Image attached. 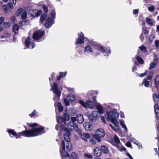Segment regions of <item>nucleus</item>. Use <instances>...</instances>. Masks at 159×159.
I'll return each mask as SVG.
<instances>
[{
    "instance_id": "nucleus-1",
    "label": "nucleus",
    "mask_w": 159,
    "mask_h": 159,
    "mask_svg": "<svg viewBox=\"0 0 159 159\" xmlns=\"http://www.w3.org/2000/svg\"><path fill=\"white\" fill-rule=\"evenodd\" d=\"M43 130L44 128L42 127L34 128L31 130H26L20 132L19 133V134L26 137H32L40 134L41 132Z\"/></svg>"
},
{
    "instance_id": "nucleus-2",
    "label": "nucleus",
    "mask_w": 159,
    "mask_h": 159,
    "mask_svg": "<svg viewBox=\"0 0 159 159\" xmlns=\"http://www.w3.org/2000/svg\"><path fill=\"white\" fill-rule=\"evenodd\" d=\"M97 108L98 111H94L88 116L89 121L91 122H95L99 118L100 114L103 113V109L101 105H97Z\"/></svg>"
},
{
    "instance_id": "nucleus-3",
    "label": "nucleus",
    "mask_w": 159,
    "mask_h": 159,
    "mask_svg": "<svg viewBox=\"0 0 159 159\" xmlns=\"http://www.w3.org/2000/svg\"><path fill=\"white\" fill-rule=\"evenodd\" d=\"M67 127L68 130L69 129L72 131L75 129L79 134H80L81 133V131L79 129L77 125L74 122L71 121L69 122L67 124Z\"/></svg>"
},
{
    "instance_id": "nucleus-4",
    "label": "nucleus",
    "mask_w": 159,
    "mask_h": 159,
    "mask_svg": "<svg viewBox=\"0 0 159 159\" xmlns=\"http://www.w3.org/2000/svg\"><path fill=\"white\" fill-rule=\"evenodd\" d=\"M114 112L110 111L109 112H107V120L111 121L112 123L117 127L118 126V122L116 119L114 118Z\"/></svg>"
},
{
    "instance_id": "nucleus-5",
    "label": "nucleus",
    "mask_w": 159,
    "mask_h": 159,
    "mask_svg": "<svg viewBox=\"0 0 159 159\" xmlns=\"http://www.w3.org/2000/svg\"><path fill=\"white\" fill-rule=\"evenodd\" d=\"M105 135V133L104 130L102 129H99L96 131V134L93 138L96 139L99 142L101 141L100 138L103 137Z\"/></svg>"
},
{
    "instance_id": "nucleus-6",
    "label": "nucleus",
    "mask_w": 159,
    "mask_h": 159,
    "mask_svg": "<svg viewBox=\"0 0 159 159\" xmlns=\"http://www.w3.org/2000/svg\"><path fill=\"white\" fill-rule=\"evenodd\" d=\"M53 89V91L57 97H60L61 96V91L62 88H61V89H59L56 83H54L52 86H51Z\"/></svg>"
},
{
    "instance_id": "nucleus-7",
    "label": "nucleus",
    "mask_w": 159,
    "mask_h": 159,
    "mask_svg": "<svg viewBox=\"0 0 159 159\" xmlns=\"http://www.w3.org/2000/svg\"><path fill=\"white\" fill-rule=\"evenodd\" d=\"M44 32L41 30H38L35 31L33 34V38L35 40L39 39L44 34Z\"/></svg>"
},
{
    "instance_id": "nucleus-8",
    "label": "nucleus",
    "mask_w": 159,
    "mask_h": 159,
    "mask_svg": "<svg viewBox=\"0 0 159 159\" xmlns=\"http://www.w3.org/2000/svg\"><path fill=\"white\" fill-rule=\"evenodd\" d=\"M75 99V97L74 95L72 94H70L68 95L67 98H64V102L66 106L69 105V101L73 102Z\"/></svg>"
},
{
    "instance_id": "nucleus-9",
    "label": "nucleus",
    "mask_w": 159,
    "mask_h": 159,
    "mask_svg": "<svg viewBox=\"0 0 159 159\" xmlns=\"http://www.w3.org/2000/svg\"><path fill=\"white\" fill-rule=\"evenodd\" d=\"M80 103L83 106L86 108H89L90 109H92L93 107V105L92 102L89 101H86V103H85L82 101H80Z\"/></svg>"
},
{
    "instance_id": "nucleus-10",
    "label": "nucleus",
    "mask_w": 159,
    "mask_h": 159,
    "mask_svg": "<svg viewBox=\"0 0 159 159\" xmlns=\"http://www.w3.org/2000/svg\"><path fill=\"white\" fill-rule=\"evenodd\" d=\"M152 77V75H149L146 79H144L142 82L144 86L146 87H148L151 82V80Z\"/></svg>"
},
{
    "instance_id": "nucleus-11",
    "label": "nucleus",
    "mask_w": 159,
    "mask_h": 159,
    "mask_svg": "<svg viewBox=\"0 0 159 159\" xmlns=\"http://www.w3.org/2000/svg\"><path fill=\"white\" fill-rule=\"evenodd\" d=\"M42 12L41 10L38 11L37 10H31L29 12V14L33 17L38 16H39Z\"/></svg>"
},
{
    "instance_id": "nucleus-12",
    "label": "nucleus",
    "mask_w": 159,
    "mask_h": 159,
    "mask_svg": "<svg viewBox=\"0 0 159 159\" xmlns=\"http://www.w3.org/2000/svg\"><path fill=\"white\" fill-rule=\"evenodd\" d=\"M84 34L82 32L81 33V34L79 35L78 39L75 42L76 44H82L84 43Z\"/></svg>"
},
{
    "instance_id": "nucleus-13",
    "label": "nucleus",
    "mask_w": 159,
    "mask_h": 159,
    "mask_svg": "<svg viewBox=\"0 0 159 159\" xmlns=\"http://www.w3.org/2000/svg\"><path fill=\"white\" fill-rule=\"evenodd\" d=\"M65 133L64 134V137L65 139L66 142H69L70 141V133L69 130L65 128L64 129Z\"/></svg>"
},
{
    "instance_id": "nucleus-14",
    "label": "nucleus",
    "mask_w": 159,
    "mask_h": 159,
    "mask_svg": "<svg viewBox=\"0 0 159 159\" xmlns=\"http://www.w3.org/2000/svg\"><path fill=\"white\" fill-rule=\"evenodd\" d=\"M81 139L85 142H87L90 138V135L87 133H84L80 134Z\"/></svg>"
},
{
    "instance_id": "nucleus-15",
    "label": "nucleus",
    "mask_w": 159,
    "mask_h": 159,
    "mask_svg": "<svg viewBox=\"0 0 159 159\" xmlns=\"http://www.w3.org/2000/svg\"><path fill=\"white\" fill-rule=\"evenodd\" d=\"M97 50L98 51H99L103 53H104L105 52V54L107 53V54L108 53H110L111 52V50L110 49H107L106 50H105L104 49V48L101 46L98 47L97 48ZM104 55L105 56H108V55L106 54H105Z\"/></svg>"
},
{
    "instance_id": "nucleus-16",
    "label": "nucleus",
    "mask_w": 159,
    "mask_h": 159,
    "mask_svg": "<svg viewBox=\"0 0 159 159\" xmlns=\"http://www.w3.org/2000/svg\"><path fill=\"white\" fill-rule=\"evenodd\" d=\"M31 38H30V37H28L25 41V44L26 46L28 48H29L30 45V43H31L32 48H33L35 46V45L34 42H32L31 43Z\"/></svg>"
},
{
    "instance_id": "nucleus-17",
    "label": "nucleus",
    "mask_w": 159,
    "mask_h": 159,
    "mask_svg": "<svg viewBox=\"0 0 159 159\" xmlns=\"http://www.w3.org/2000/svg\"><path fill=\"white\" fill-rule=\"evenodd\" d=\"M91 124L88 122H85L83 124V125L84 128L87 131L91 130L93 128Z\"/></svg>"
},
{
    "instance_id": "nucleus-18",
    "label": "nucleus",
    "mask_w": 159,
    "mask_h": 159,
    "mask_svg": "<svg viewBox=\"0 0 159 159\" xmlns=\"http://www.w3.org/2000/svg\"><path fill=\"white\" fill-rule=\"evenodd\" d=\"M61 147H62V149L63 151V152H61V150H60V151L61 152L62 156V157H66V155H67V156H69V155H68L67 153L66 152H65V143L64 141L63 140L61 142Z\"/></svg>"
},
{
    "instance_id": "nucleus-19",
    "label": "nucleus",
    "mask_w": 159,
    "mask_h": 159,
    "mask_svg": "<svg viewBox=\"0 0 159 159\" xmlns=\"http://www.w3.org/2000/svg\"><path fill=\"white\" fill-rule=\"evenodd\" d=\"M53 24L52 19L49 17L46 21L45 25L46 28L50 27Z\"/></svg>"
},
{
    "instance_id": "nucleus-20",
    "label": "nucleus",
    "mask_w": 159,
    "mask_h": 159,
    "mask_svg": "<svg viewBox=\"0 0 159 159\" xmlns=\"http://www.w3.org/2000/svg\"><path fill=\"white\" fill-rule=\"evenodd\" d=\"M102 154L101 150L98 148H96L94 150V155L96 157H100Z\"/></svg>"
},
{
    "instance_id": "nucleus-21",
    "label": "nucleus",
    "mask_w": 159,
    "mask_h": 159,
    "mask_svg": "<svg viewBox=\"0 0 159 159\" xmlns=\"http://www.w3.org/2000/svg\"><path fill=\"white\" fill-rule=\"evenodd\" d=\"M76 117L77 120L79 123H82L84 122V118L81 114H78L77 115Z\"/></svg>"
},
{
    "instance_id": "nucleus-22",
    "label": "nucleus",
    "mask_w": 159,
    "mask_h": 159,
    "mask_svg": "<svg viewBox=\"0 0 159 159\" xmlns=\"http://www.w3.org/2000/svg\"><path fill=\"white\" fill-rule=\"evenodd\" d=\"M113 141H114L112 143V144H114L116 146H117L120 142L119 138L117 136H114Z\"/></svg>"
},
{
    "instance_id": "nucleus-23",
    "label": "nucleus",
    "mask_w": 159,
    "mask_h": 159,
    "mask_svg": "<svg viewBox=\"0 0 159 159\" xmlns=\"http://www.w3.org/2000/svg\"><path fill=\"white\" fill-rule=\"evenodd\" d=\"M155 86L157 89L159 88V75H157L155 79Z\"/></svg>"
},
{
    "instance_id": "nucleus-24",
    "label": "nucleus",
    "mask_w": 159,
    "mask_h": 159,
    "mask_svg": "<svg viewBox=\"0 0 159 159\" xmlns=\"http://www.w3.org/2000/svg\"><path fill=\"white\" fill-rule=\"evenodd\" d=\"M24 11L21 8H19L16 13V14L17 16H21L22 13Z\"/></svg>"
},
{
    "instance_id": "nucleus-25",
    "label": "nucleus",
    "mask_w": 159,
    "mask_h": 159,
    "mask_svg": "<svg viewBox=\"0 0 159 159\" xmlns=\"http://www.w3.org/2000/svg\"><path fill=\"white\" fill-rule=\"evenodd\" d=\"M19 27L17 25L15 24L13 27V30L15 34H16L18 33Z\"/></svg>"
},
{
    "instance_id": "nucleus-26",
    "label": "nucleus",
    "mask_w": 159,
    "mask_h": 159,
    "mask_svg": "<svg viewBox=\"0 0 159 159\" xmlns=\"http://www.w3.org/2000/svg\"><path fill=\"white\" fill-rule=\"evenodd\" d=\"M66 148L67 150L70 151L71 150L72 148V146L70 143L69 142H67L66 145Z\"/></svg>"
},
{
    "instance_id": "nucleus-27",
    "label": "nucleus",
    "mask_w": 159,
    "mask_h": 159,
    "mask_svg": "<svg viewBox=\"0 0 159 159\" xmlns=\"http://www.w3.org/2000/svg\"><path fill=\"white\" fill-rule=\"evenodd\" d=\"M84 52L87 53L91 52H92V49L90 46L87 45L85 47Z\"/></svg>"
},
{
    "instance_id": "nucleus-28",
    "label": "nucleus",
    "mask_w": 159,
    "mask_h": 159,
    "mask_svg": "<svg viewBox=\"0 0 159 159\" xmlns=\"http://www.w3.org/2000/svg\"><path fill=\"white\" fill-rule=\"evenodd\" d=\"M63 116L65 120L68 121L70 119L69 115L67 111L64 113Z\"/></svg>"
},
{
    "instance_id": "nucleus-29",
    "label": "nucleus",
    "mask_w": 159,
    "mask_h": 159,
    "mask_svg": "<svg viewBox=\"0 0 159 159\" xmlns=\"http://www.w3.org/2000/svg\"><path fill=\"white\" fill-rule=\"evenodd\" d=\"M101 150L105 153H107L108 152V148L103 146H101Z\"/></svg>"
},
{
    "instance_id": "nucleus-30",
    "label": "nucleus",
    "mask_w": 159,
    "mask_h": 159,
    "mask_svg": "<svg viewBox=\"0 0 159 159\" xmlns=\"http://www.w3.org/2000/svg\"><path fill=\"white\" fill-rule=\"evenodd\" d=\"M146 22L148 24L152 26L153 25V22L151 19L149 18H146Z\"/></svg>"
},
{
    "instance_id": "nucleus-31",
    "label": "nucleus",
    "mask_w": 159,
    "mask_h": 159,
    "mask_svg": "<svg viewBox=\"0 0 159 159\" xmlns=\"http://www.w3.org/2000/svg\"><path fill=\"white\" fill-rule=\"evenodd\" d=\"M142 33L145 34H147L149 33V31L148 30V29L146 27H143L142 29Z\"/></svg>"
},
{
    "instance_id": "nucleus-32",
    "label": "nucleus",
    "mask_w": 159,
    "mask_h": 159,
    "mask_svg": "<svg viewBox=\"0 0 159 159\" xmlns=\"http://www.w3.org/2000/svg\"><path fill=\"white\" fill-rule=\"evenodd\" d=\"M136 59L140 64H143L144 61L141 57L139 56H138L136 57Z\"/></svg>"
},
{
    "instance_id": "nucleus-33",
    "label": "nucleus",
    "mask_w": 159,
    "mask_h": 159,
    "mask_svg": "<svg viewBox=\"0 0 159 159\" xmlns=\"http://www.w3.org/2000/svg\"><path fill=\"white\" fill-rule=\"evenodd\" d=\"M57 107L58 108V110L59 111L61 112L63 111V107L61 103L58 102L57 103Z\"/></svg>"
},
{
    "instance_id": "nucleus-34",
    "label": "nucleus",
    "mask_w": 159,
    "mask_h": 159,
    "mask_svg": "<svg viewBox=\"0 0 159 159\" xmlns=\"http://www.w3.org/2000/svg\"><path fill=\"white\" fill-rule=\"evenodd\" d=\"M27 13L24 11L21 15V18L23 19H25L27 18Z\"/></svg>"
},
{
    "instance_id": "nucleus-35",
    "label": "nucleus",
    "mask_w": 159,
    "mask_h": 159,
    "mask_svg": "<svg viewBox=\"0 0 159 159\" xmlns=\"http://www.w3.org/2000/svg\"><path fill=\"white\" fill-rule=\"evenodd\" d=\"M47 15L46 14H43L41 16L40 21L42 22H43L44 20L47 18Z\"/></svg>"
},
{
    "instance_id": "nucleus-36",
    "label": "nucleus",
    "mask_w": 159,
    "mask_h": 159,
    "mask_svg": "<svg viewBox=\"0 0 159 159\" xmlns=\"http://www.w3.org/2000/svg\"><path fill=\"white\" fill-rule=\"evenodd\" d=\"M8 133L14 136H16L17 133L12 129H9L8 131Z\"/></svg>"
},
{
    "instance_id": "nucleus-37",
    "label": "nucleus",
    "mask_w": 159,
    "mask_h": 159,
    "mask_svg": "<svg viewBox=\"0 0 159 159\" xmlns=\"http://www.w3.org/2000/svg\"><path fill=\"white\" fill-rule=\"evenodd\" d=\"M157 65L156 63L151 62L150 64V66L149 68L150 70L154 68Z\"/></svg>"
},
{
    "instance_id": "nucleus-38",
    "label": "nucleus",
    "mask_w": 159,
    "mask_h": 159,
    "mask_svg": "<svg viewBox=\"0 0 159 159\" xmlns=\"http://www.w3.org/2000/svg\"><path fill=\"white\" fill-rule=\"evenodd\" d=\"M120 125L122 127L125 129V130L127 131V128L123 121L121 120L120 121Z\"/></svg>"
},
{
    "instance_id": "nucleus-39",
    "label": "nucleus",
    "mask_w": 159,
    "mask_h": 159,
    "mask_svg": "<svg viewBox=\"0 0 159 159\" xmlns=\"http://www.w3.org/2000/svg\"><path fill=\"white\" fill-rule=\"evenodd\" d=\"M71 156L72 159H77V155L75 152L72 153Z\"/></svg>"
},
{
    "instance_id": "nucleus-40",
    "label": "nucleus",
    "mask_w": 159,
    "mask_h": 159,
    "mask_svg": "<svg viewBox=\"0 0 159 159\" xmlns=\"http://www.w3.org/2000/svg\"><path fill=\"white\" fill-rule=\"evenodd\" d=\"M85 156L88 158H92L93 157L92 156L90 153H85L84 154Z\"/></svg>"
},
{
    "instance_id": "nucleus-41",
    "label": "nucleus",
    "mask_w": 159,
    "mask_h": 159,
    "mask_svg": "<svg viewBox=\"0 0 159 159\" xmlns=\"http://www.w3.org/2000/svg\"><path fill=\"white\" fill-rule=\"evenodd\" d=\"M139 48L143 52H145L146 51V48L144 45L139 47Z\"/></svg>"
},
{
    "instance_id": "nucleus-42",
    "label": "nucleus",
    "mask_w": 159,
    "mask_h": 159,
    "mask_svg": "<svg viewBox=\"0 0 159 159\" xmlns=\"http://www.w3.org/2000/svg\"><path fill=\"white\" fill-rule=\"evenodd\" d=\"M50 15L52 18V19H54L55 18V12L54 10H52V13Z\"/></svg>"
},
{
    "instance_id": "nucleus-43",
    "label": "nucleus",
    "mask_w": 159,
    "mask_h": 159,
    "mask_svg": "<svg viewBox=\"0 0 159 159\" xmlns=\"http://www.w3.org/2000/svg\"><path fill=\"white\" fill-rule=\"evenodd\" d=\"M89 141L90 143L92 145L95 144L96 142V140L93 139H90Z\"/></svg>"
},
{
    "instance_id": "nucleus-44",
    "label": "nucleus",
    "mask_w": 159,
    "mask_h": 159,
    "mask_svg": "<svg viewBox=\"0 0 159 159\" xmlns=\"http://www.w3.org/2000/svg\"><path fill=\"white\" fill-rule=\"evenodd\" d=\"M63 120V118L62 117H59L57 118V122L59 123H61Z\"/></svg>"
},
{
    "instance_id": "nucleus-45",
    "label": "nucleus",
    "mask_w": 159,
    "mask_h": 159,
    "mask_svg": "<svg viewBox=\"0 0 159 159\" xmlns=\"http://www.w3.org/2000/svg\"><path fill=\"white\" fill-rule=\"evenodd\" d=\"M43 8L45 13H47L48 11V8L45 5H43Z\"/></svg>"
},
{
    "instance_id": "nucleus-46",
    "label": "nucleus",
    "mask_w": 159,
    "mask_h": 159,
    "mask_svg": "<svg viewBox=\"0 0 159 159\" xmlns=\"http://www.w3.org/2000/svg\"><path fill=\"white\" fill-rule=\"evenodd\" d=\"M155 112L156 115V116L157 117V119H159V110H156Z\"/></svg>"
},
{
    "instance_id": "nucleus-47",
    "label": "nucleus",
    "mask_w": 159,
    "mask_h": 159,
    "mask_svg": "<svg viewBox=\"0 0 159 159\" xmlns=\"http://www.w3.org/2000/svg\"><path fill=\"white\" fill-rule=\"evenodd\" d=\"M3 25L6 28H8L10 26V24L7 22H4L3 23Z\"/></svg>"
},
{
    "instance_id": "nucleus-48",
    "label": "nucleus",
    "mask_w": 159,
    "mask_h": 159,
    "mask_svg": "<svg viewBox=\"0 0 159 159\" xmlns=\"http://www.w3.org/2000/svg\"><path fill=\"white\" fill-rule=\"evenodd\" d=\"M148 9L149 11H153L154 10V7L152 6L148 7Z\"/></svg>"
},
{
    "instance_id": "nucleus-49",
    "label": "nucleus",
    "mask_w": 159,
    "mask_h": 159,
    "mask_svg": "<svg viewBox=\"0 0 159 159\" xmlns=\"http://www.w3.org/2000/svg\"><path fill=\"white\" fill-rule=\"evenodd\" d=\"M155 43L156 47L157 48H158L159 47V41L158 40H155Z\"/></svg>"
},
{
    "instance_id": "nucleus-50",
    "label": "nucleus",
    "mask_w": 159,
    "mask_h": 159,
    "mask_svg": "<svg viewBox=\"0 0 159 159\" xmlns=\"http://www.w3.org/2000/svg\"><path fill=\"white\" fill-rule=\"evenodd\" d=\"M119 116V114L117 113H114L113 117L114 118L116 119Z\"/></svg>"
},
{
    "instance_id": "nucleus-51",
    "label": "nucleus",
    "mask_w": 159,
    "mask_h": 159,
    "mask_svg": "<svg viewBox=\"0 0 159 159\" xmlns=\"http://www.w3.org/2000/svg\"><path fill=\"white\" fill-rule=\"evenodd\" d=\"M26 22L25 21H22L19 23V25L20 26L25 25H26Z\"/></svg>"
},
{
    "instance_id": "nucleus-52",
    "label": "nucleus",
    "mask_w": 159,
    "mask_h": 159,
    "mask_svg": "<svg viewBox=\"0 0 159 159\" xmlns=\"http://www.w3.org/2000/svg\"><path fill=\"white\" fill-rule=\"evenodd\" d=\"M38 124L36 123H31L29 124V126L30 127H34L37 125Z\"/></svg>"
},
{
    "instance_id": "nucleus-53",
    "label": "nucleus",
    "mask_w": 159,
    "mask_h": 159,
    "mask_svg": "<svg viewBox=\"0 0 159 159\" xmlns=\"http://www.w3.org/2000/svg\"><path fill=\"white\" fill-rule=\"evenodd\" d=\"M158 59L159 57L157 55H155L154 59V61L156 62H157L158 61Z\"/></svg>"
},
{
    "instance_id": "nucleus-54",
    "label": "nucleus",
    "mask_w": 159,
    "mask_h": 159,
    "mask_svg": "<svg viewBox=\"0 0 159 159\" xmlns=\"http://www.w3.org/2000/svg\"><path fill=\"white\" fill-rule=\"evenodd\" d=\"M140 39L142 41H143V40H144V37L143 34V33H142L140 36Z\"/></svg>"
},
{
    "instance_id": "nucleus-55",
    "label": "nucleus",
    "mask_w": 159,
    "mask_h": 159,
    "mask_svg": "<svg viewBox=\"0 0 159 159\" xmlns=\"http://www.w3.org/2000/svg\"><path fill=\"white\" fill-rule=\"evenodd\" d=\"M66 72L65 73H62V72H60V73L59 76L61 77L62 78L64 76H64H65L66 75Z\"/></svg>"
},
{
    "instance_id": "nucleus-56",
    "label": "nucleus",
    "mask_w": 159,
    "mask_h": 159,
    "mask_svg": "<svg viewBox=\"0 0 159 159\" xmlns=\"http://www.w3.org/2000/svg\"><path fill=\"white\" fill-rule=\"evenodd\" d=\"M126 145L128 147H131V143L129 142H127L126 144Z\"/></svg>"
},
{
    "instance_id": "nucleus-57",
    "label": "nucleus",
    "mask_w": 159,
    "mask_h": 159,
    "mask_svg": "<svg viewBox=\"0 0 159 159\" xmlns=\"http://www.w3.org/2000/svg\"><path fill=\"white\" fill-rule=\"evenodd\" d=\"M71 120L72 121L71 122H74L77 120V118H76L75 117H71Z\"/></svg>"
},
{
    "instance_id": "nucleus-58",
    "label": "nucleus",
    "mask_w": 159,
    "mask_h": 159,
    "mask_svg": "<svg viewBox=\"0 0 159 159\" xmlns=\"http://www.w3.org/2000/svg\"><path fill=\"white\" fill-rule=\"evenodd\" d=\"M147 74V73L146 72H144L143 73L139 75V76L140 77H143L144 76H145V75H146Z\"/></svg>"
},
{
    "instance_id": "nucleus-59",
    "label": "nucleus",
    "mask_w": 159,
    "mask_h": 159,
    "mask_svg": "<svg viewBox=\"0 0 159 159\" xmlns=\"http://www.w3.org/2000/svg\"><path fill=\"white\" fill-rule=\"evenodd\" d=\"M4 20V18L3 17H1L0 18V25L3 22Z\"/></svg>"
},
{
    "instance_id": "nucleus-60",
    "label": "nucleus",
    "mask_w": 159,
    "mask_h": 159,
    "mask_svg": "<svg viewBox=\"0 0 159 159\" xmlns=\"http://www.w3.org/2000/svg\"><path fill=\"white\" fill-rule=\"evenodd\" d=\"M110 126L112 128V129L113 130L115 131H117V129L113 127L111 125H110Z\"/></svg>"
},
{
    "instance_id": "nucleus-61",
    "label": "nucleus",
    "mask_w": 159,
    "mask_h": 159,
    "mask_svg": "<svg viewBox=\"0 0 159 159\" xmlns=\"http://www.w3.org/2000/svg\"><path fill=\"white\" fill-rule=\"evenodd\" d=\"M138 9H135L133 10V13L134 14H136L138 13Z\"/></svg>"
},
{
    "instance_id": "nucleus-62",
    "label": "nucleus",
    "mask_w": 159,
    "mask_h": 159,
    "mask_svg": "<svg viewBox=\"0 0 159 159\" xmlns=\"http://www.w3.org/2000/svg\"><path fill=\"white\" fill-rule=\"evenodd\" d=\"M101 120L104 123H105L106 122V121L105 120V118H104V117L103 116H102L101 117Z\"/></svg>"
},
{
    "instance_id": "nucleus-63",
    "label": "nucleus",
    "mask_w": 159,
    "mask_h": 159,
    "mask_svg": "<svg viewBox=\"0 0 159 159\" xmlns=\"http://www.w3.org/2000/svg\"><path fill=\"white\" fill-rule=\"evenodd\" d=\"M12 3H9L8 4V6H9L11 8H13L12 6Z\"/></svg>"
},
{
    "instance_id": "nucleus-64",
    "label": "nucleus",
    "mask_w": 159,
    "mask_h": 159,
    "mask_svg": "<svg viewBox=\"0 0 159 159\" xmlns=\"http://www.w3.org/2000/svg\"><path fill=\"white\" fill-rule=\"evenodd\" d=\"M93 101L94 103H96V96H94L93 98Z\"/></svg>"
}]
</instances>
